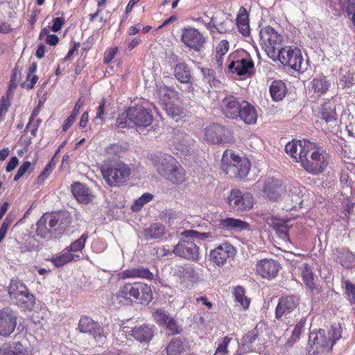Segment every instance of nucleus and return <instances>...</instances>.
<instances>
[{
	"label": "nucleus",
	"mask_w": 355,
	"mask_h": 355,
	"mask_svg": "<svg viewBox=\"0 0 355 355\" xmlns=\"http://www.w3.org/2000/svg\"><path fill=\"white\" fill-rule=\"evenodd\" d=\"M184 239H181L173 248V252L181 258L196 261L199 258V248L194 243V239L211 241L217 238L216 230L212 228L207 232H199L196 230L184 232Z\"/></svg>",
	"instance_id": "obj_1"
},
{
	"label": "nucleus",
	"mask_w": 355,
	"mask_h": 355,
	"mask_svg": "<svg viewBox=\"0 0 355 355\" xmlns=\"http://www.w3.org/2000/svg\"><path fill=\"white\" fill-rule=\"evenodd\" d=\"M302 157L301 166L308 173L316 175L322 173L327 167L331 159V155L322 147L315 143L308 144Z\"/></svg>",
	"instance_id": "obj_2"
},
{
	"label": "nucleus",
	"mask_w": 355,
	"mask_h": 355,
	"mask_svg": "<svg viewBox=\"0 0 355 355\" xmlns=\"http://www.w3.org/2000/svg\"><path fill=\"white\" fill-rule=\"evenodd\" d=\"M120 302L148 304L153 300L151 288L143 282L126 283L116 293Z\"/></svg>",
	"instance_id": "obj_3"
},
{
	"label": "nucleus",
	"mask_w": 355,
	"mask_h": 355,
	"mask_svg": "<svg viewBox=\"0 0 355 355\" xmlns=\"http://www.w3.org/2000/svg\"><path fill=\"white\" fill-rule=\"evenodd\" d=\"M222 169L231 178H243L250 169V162L245 157L236 155L231 150H225L222 159Z\"/></svg>",
	"instance_id": "obj_4"
},
{
	"label": "nucleus",
	"mask_w": 355,
	"mask_h": 355,
	"mask_svg": "<svg viewBox=\"0 0 355 355\" xmlns=\"http://www.w3.org/2000/svg\"><path fill=\"white\" fill-rule=\"evenodd\" d=\"M102 175L110 187H119L125 183L131 173V168L123 162H117L101 168Z\"/></svg>",
	"instance_id": "obj_5"
},
{
	"label": "nucleus",
	"mask_w": 355,
	"mask_h": 355,
	"mask_svg": "<svg viewBox=\"0 0 355 355\" xmlns=\"http://www.w3.org/2000/svg\"><path fill=\"white\" fill-rule=\"evenodd\" d=\"M340 336V327L331 326L327 332L324 329H320L316 333H311L309 342L313 343L318 352H329Z\"/></svg>",
	"instance_id": "obj_6"
},
{
	"label": "nucleus",
	"mask_w": 355,
	"mask_h": 355,
	"mask_svg": "<svg viewBox=\"0 0 355 355\" xmlns=\"http://www.w3.org/2000/svg\"><path fill=\"white\" fill-rule=\"evenodd\" d=\"M260 44L271 59L275 60L282 49V36L271 26H266L259 32Z\"/></svg>",
	"instance_id": "obj_7"
},
{
	"label": "nucleus",
	"mask_w": 355,
	"mask_h": 355,
	"mask_svg": "<svg viewBox=\"0 0 355 355\" xmlns=\"http://www.w3.org/2000/svg\"><path fill=\"white\" fill-rule=\"evenodd\" d=\"M128 116L129 123L136 126L138 132L150 126L153 121L150 112L144 107L138 105L128 109Z\"/></svg>",
	"instance_id": "obj_8"
},
{
	"label": "nucleus",
	"mask_w": 355,
	"mask_h": 355,
	"mask_svg": "<svg viewBox=\"0 0 355 355\" xmlns=\"http://www.w3.org/2000/svg\"><path fill=\"white\" fill-rule=\"evenodd\" d=\"M284 65L290 67L295 71L302 69L303 58L299 49L290 46L283 47L277 58Z\"/></svg>",
	"instance_id": "obj_9"
},
{
	"label": "nucleus",
	"mask_w": 355,
	"mask_h": 355,
	"mask_svg": "<svg viewBox=\"0 0 355 355\" xmlns=\"http://www.w3.org/2000/svg\"><path fill=\"white\" fill-rule=\"evenodd\" d=\"M155 331L156 327L153 324H143L131 329L127 326H122L119 334L127 336L129 334L139 342L148 343L153 338Z\"/></svg>",
	"instance_id": "obj_10"
},
{
	"label": "nucleus",
	"mask_w": 355,
	"mask_h": 355,
	"mask_svg": "<svg viewBox=\"0 0 355 355\" xmlns=\"http://www.w3.org/2000/svg\"><path fill=\"white\" fill-rule=\"evenodd\" d=\"M78 329L81 333L92 336L97 342H102L105 338L103 327L89 316L80 318Z\"/></svg>",
	"instance_id": "obj_11"
},
{
	"label": "nucleus",
	"mask_w": 355,
	"mask_h": 355,
	"mask_svg": "<svg viewBox=\"0 0 355 355\" xmlns=\"http://www.w3.org/2000/svg\"><path fill=\"white\" fill-rule=\"evenodd\" d=\"M71 223V220L68 212L62 211L49 215V226L52 229L54 238L63 234Z\"/></svg>",
	"instance_id": "obj_12"
},
{
	"label": "nucleus",
	"mask_w": 355,
	"mask_h": 355,
	"mask_svg": "<svg viewBox=\"0 0 355 355\" xmlns=\"http://www.w3.org/2000/svg\"><path fill=\"white\" fill-rule=\"evenodd\" d=\"M228 202L234 209L249 210L253 206V198L249 193H243L239 189H232L228 197Z\"/></svg>",
	"instance_id": "obj_13"
},
{
	"label": "nucleus",
	"mask_w": 355,
	"mask_h": 355,
	"mask_svg": "<svg viewBox=\"0 0 355 355\" xmlns=\"http://www.w3.org/2000/svg\"><path fill=\"white\" fill-rule=\"evenodd\" d=\"M17 324V314L11 309L0 310V336L8 337L14 332Z\"/></svg>",
	"instance_id": "obj_14"
},
{
	"label": "nucleus",
	"mask_w": 355,
	"mask_h": 355,
	"mask_svg": "<svg viewBox=\"0 0 355 355\" xmlns=\"http://www.w3.org/2000/svg\"><path fill=\"white\" fill-rule=\"evenodd\" d=\"M181 40L187 46L196 51H200L205 42L198 30L191 27L182 29Z\"/></svg>",
	"instance_id": "obj_15"
},
{
	"label": "nucleus",
	"mask_w": 355,
	"mask_h": 355,
	"mask_svg": "<svg viewBox=\"0 0 355 355\" xmlns=\"http://www.w3.org/2000/svg\"><path fill=\"white\" fill-rule=\"evenodd\" d=\"M299 299L295 296L282 297L279 300L275 309V318L278 320H283L288 318L298 306Z\"/></svg>",
	"instance_id": "obj_16"
},
{
	"label": "nucleus",
	"mask_w": 355,
	"mask_h": 355,
	"mask_svg": "<svg viewBox=\"0 0 355 355\" xmlns=\"http://www.w3.org/2000/svg\"><path fill=\"white\" fill-rule=\"evenodd\" d=\"M236 254V250L229 243H223L210 252L211 259L218 266H223L230 258Z\"/></svg>",
	"instance_id": "obj_17"
},
{
	"label": "nucleus",
	"mask_w": 355,
	"mask_h": 355,
	"mask_svg": "<svg viewBox=\"0 0 355 355\" xmlns=\"http://www.w3.org/2000/svg\"><path fill=\"white\" fill-rule=\"evenodd\" d=\"M264 195L270 200H278L285 193V187L281 182L273 178H268L263 187Z\"/></svg>",
	"instance_id": "obj_18"
},
{
	"label": "nucleus",
	"mask_w": 355,
	"mask_h": 355,
	"mask_svg": "<svg viewBox=\"0 0 355 355\" xmlns=\"http://www.w3.org/2000/svg\"><path fill=\"white\" fill-rule=\"evenodd\" d=\"M279 264L273 259H264L257 262L256 272L263 278H275L279 270Z\"/></svg>",
	"instance_id": "obj_19"
},
{
	"label": "nucleus",
	"mask_w": 355,
	"mask_h": 355,
	"mask_svg": "<svg viewBox=\"0 0 355 355\" xmlns=\"http://www.w3.org/2000/svg\"><path fill=\"white\" fill-rule=\"evenodd\" d=\"M151 160L157 171L163 176L168 174L172 166L176 162L172 156L161 153L152 155Z\"/></svg>",
	"instance_id": "obj_20"
},
{
	"label": "nucleus",
	"mask_w": 355,
	"mask_h": 355,
	"mask_svg": "<svg viewBox=\"0 0 355 355\" xmlns=\"http://www.w3.org/2000/svg\"><path fill=\"white\" fill-rule=\"evenodd\" d=\"M241 106V101L234 96L225 97L221 103V111L229 119H237Z\"/></svg>",
	"instance_id": "obj_21"
},
{
	"label": "nucleus",
	"mask_w": 355,
	"mask_h": 355,
	"mask_svg": "<svg viewBox=\"0 0 355 355\" xmlns=\"http://www.w3.org/2000/svg\"><path fill=\"white\" fill-rule=\"evenodd\" d=\"M227 130L218 124H211L205 129V139L212 144H221L227 140Z\"/></svg>",
	"instance_id": "obj_22"
},
{
	"label": "nucleus",
	"mask_w": 355,
	"mask_h": 355,
	"mask_svg": "<svg viewBox=\"0 0 355 355\" xmlns=\"http://www.w3.org/2000/svg\"><path fill=\"white\" fill-rule=\"evenodd\" d=\"M228 68L239 76L250 74L254 69V62L249 55H247L236 61H232Z\"/></svg>",
	"instance_id": "obj_23"
},
{
	"label": "nucleus",
	"mask_w": 355,
	"mask_h": 355,
	"mask_svg": "<svg viewBox=\"0 0 355 355\" xmlns=\"http://www.w3.org/2000/svg\"><path fill=\"white\" fill-rule=\"evenodd\" d=\"M291 219H282L274 216L267 218L268 225L272 227L278 234L279 238L284 241H290L288 236L289 226L288 223Z\"/></svg>",
	"instance_id": "obj_24"
},
{
	"label": "nucleus",
	"mask_w": 355,
	"mask_h": 355,
	"mask_svg": "<svg viewBox=\"0 0 355 355\" xmlns=\"http://www.w3.org/2000/svg\"><path fill=\"white\" fill-rule=\"evenodd\" d=\"M308 144H311V141L308 140L301 141H292L288 142L285 146L286 153L291 155L293 159L297 162H302L304 157H302V153L305 150L306 146H309Z\"/></svg>",
	"instance_id": "obj_25"
},
{
	"label": "nucleus",
	"mask_w": 355,
	"mask_h": 355,
	"mask_svg": "<svg viewBox=\"0 0 355 355\" xmlns=\"http://www.w3.org/2000/svg\"><path fill=\"white\" fill-rule=\"evenodd\" d=\"M218 227L226 231L240 232L248 230L250 225L245 221L234 218H225L218 220Z\"/></svg>",
	"instance_id": "obj_26"
},
{
	"label": "nucleus",
	"mask_w": 355,
	"mask_h": 355,
	"mask_svg": "<svg viewBox=\"0 0 355 355\" xmlns=\"http://www.w3.org/2000/svg\"><path fill=\"white\" fill-rule=\"evenodd\" d=\"M241 106L239 110V118L245 124L253 125L255 124L257 119V110L253 105L246 101H241Z\"/></svg>",
	"instance_id": "obj_27"
},
{
	"label": "nucleus",
	"mask_w": 355,
	"mask_h": 355,
	"mask_svg": "<svg viewBox=\"0 0 355 355\" xmlns=\"http://www.w3.org/2000/svg\"><path fill=\"white\" fill-rule=\"evenodd\" d=\"M71 191L75 198L81 203L87 204L92 198L89 189L83 184L78 182L71 184Z\"/></svg>",
	"instance_id": "obj_28"
},
{
	"label": "nucleus",
	"mask_w": 355,
	"mask_h": 355,
	"mask_svg": "<svg viewBox=\"0 0 355 355\" xmlns=\"http://www.w3.org/2000/svg\"><path fill=\"white\" fill-rule=\"evenodd\" d=\"M120 276L123 279L142 278L148 280H151L154 277V275L143 266L125 270L120 273Z\"/></svg>",
	"instance_id": "obj_29"
},
{
	"label": "nucleus",
	"mask_w": 355,
	"mask_h": 355,
	"mask_svg": "<svg viewBox=\"0 0 355 355\" xmlns=\"http://www.w3.org/2000/svg\"><path fill=\"white\" fill-rule=\"evenodd\" d=\"M236 21L239 33L244 37L248 36L250 33L249 15L245 7L239 8Z\"/></svg>",
	"instance_id": "obj_30"
},
{
	"label": "nucleus",
	"mask_w": 355,
	"mask_h": 355,
	"mask_svg": "<svg viewBox=\"0 0 355 355\" xmlns=\"http://www.w3.org/2000/svg\"><path fill=\"white\" fill-rule=\"evenodd\" d=\"M175 78L182 83H191L193 76L189 66L185 62L177 64L173 69Z\"/></svg>",
	"instance_id": "obj_31"
},
{
	"label": "nucleus",
	"mask_w": 355,
	"mask_h": 355,
	"mask_svg": "<svg viewBox=\"0 0 355 355\" xmlns=\"http://www.w3.org/2000/svg\"><path fill=\"white\" fill-rule=\"evenodd\" d=\"M49 215L44 214L37 222L36 234L38 236L51 240L54 238L52 229L49 226Z\"/></svg>",
	"instance_id": "obj_32"
},
{
	"label": "nucleus",
	"mask_w": 355,
	"mask_h": 355,
	"mask_svg": "<svg viewBox=\"0 0 355 355\" xmlns=\"http://www.w3.org/2000/svg\"><path fill=\"white\" fill-rule=\"evenodd\" d=\"M302 277L306 286L312 291L315 290L317 293L321 291V287L315 283L317 277L313 275V271L309 264L304 263L302 269Z\"/></svg>",
	"instance_id": "obj_33"
},
{
	"label": "nucleus",
	"mask_w": 355,
	"mask_h": 355,
	"mask_svg": "<svg viewBox=\"0 0 355 355\" xmlns=\"http://www.w3.org/2000/svg\"><path fill=\"white\" fill-rule=\"evenodd\" d=\"M165 177L173 184H182L186 180V171L179 164L175 162Z\"/></svg>",
	"instance_id": "obj_34"
},
{
	"label": "nucleus",
	"mask_w": 355,
	"mask_h": 355,
	"mask_svg": "<svg viewBox=\"0 0 355 355\" xmlns=\"http://www.w3.org/2000/svg\"><path fill=\"white\" fill-rule=\"evenodd\" d=\"M166 233V227L161 223L151 224L148 228L144 230V237L146 240L157 239L164 236Z\"/></svg>",
	"instance_id": "obj_35"
},
{
	"label": "nucleus",
	"mask_w": 355,
	"mask_h": 355,
	"mask_svg": "<svg viewBox=\"0 0 355 355\" xmlns=\"http://www.w3.org/2000/svg\"><path fill=\"white\" fill-rule=\"evenodd\" d=\"M270 93L273 101H279L285 97L287 87L282 80H274L270 86Z\"/></svg>",
	"instance_id": "obj_36"
},
{
	"label": "nucleus",
	"mask_w": 355,
	"mask_h": 355,
	"mask_svg": "<svg viewBox=\"0 0 355 355\" xmlns=\"http://www.w3.org/2000/svg\"><path fill=\"white\" fill-rule=\"evenodd\" d=\"M336 258L339 263L347 268H351L355 266V255L347 249L337 250Z\"/></svg>",
	"instance_id": "obj_37"
},
{
	"label": "nucleus",
	"mask_w": 355,
	"mask_h": 355,
	"mask_svg": "<svg viewBox=\"0 0 355 355\" xmlns=\"http://www.w3.org/2000/svg\"><path fill=\"white\" fill-rule=\"evenodd\" d=\"M13 302L24 310H31L35 304V296L27 289L23 294L15 299Z\"/></svg>",
	"instance_id": "obj_38"
},
{
	"label": "nucleus",
	"mask_w": 355,
	"mask_h": 355,
	"mask_svg": "<svg viewBox=\"0 0 355 355\" xmlns=\"http://www.w3.org/2000/svg\"><path fill=\"white\" fill-rule=\"evenodd\" d=\"M330 85L331 84L327 78L322 76L313 78L311 82V87L318 96L325 94L330 87Z\"/></svg>",
	"instance_id": "obj_39"
},
{
	"label": "nucleus",
	"mask_w": 355,
	"mask_h": 355,
	"mask_svg": "<svg viewBox=\"0 0 355 355\" xmlns=\"http://www.w3.org/2000/svg\"><path fill=\"white\" fill-rule=\"evenodd\" d=\"M73 258L74 255L65 249L60 254L53 256L51 259V261L55 265V267L59 268L71 262Z\"/></svg>",
	"instance_id": "obj_40"
},
{
	"label": "nucleus",
	"mask_w": 355,
	"mask_h": 355,
	"mask_svg": "<svg viewBox=\"0 0 355 355\" xmlns=\"http://www.w3.org/2000/svg\"><path fill=\"white\" fill-rule=\"evenodd\" d=\"M322 119L327 123L336 120V105L333 103H325L322 106Z\"/></svg>",
	"instance_id": "obj_41"
},
{
	"label": "nucleus",
	"mask_w": 355,
	"mask_h": 355,
	"mask_svg": "<svg viewBox=\"0 0 355 355\" xmlns=\"http://www.w3.org/2000/svg\"><path fill=\"white\" fill-rule=\"evenodd\" d=\"M28 288L22 282L17 280H12L8 287V293L12 301L23 294Z\"/></svg>",
	"instance_id": "obj_42"
},
{
	"label": "nucleus",
	"mask_w": 355,
	"mask_h": 355,
	"mask_svg": "<svg viewBox=\"0 0 355 355\" xmlns=\"http://www.w3.org/2000/svg\"><path fill=\"white\" fill-rule=\"evenodd\" d=\"M167 355H179L184 351V343L180 338H173L166 348Z\"/></svg>",
	"instance_id": "obj_43"
},
{
	"label": "nucleus",
	"mask_w": 355,
	"mask_h": 355,
	"mask_svg": "<svg viewBox=\"0 0 355 355\" xmlns=\"http://www.w3.org/2000/svg\"><path fill=\"white\" fill-rule=\"evenodd\" d=\"M85 100L83 99V98L81 97L78 99L71 115L67 118L62 127L63 131H66L68 128H69L71 126V125L75 121L77 116L78 115L79 111L80 108L83 106Z\"/></svg>",
	"instance_id": "obj_44"
},
{
	"label": "nucleus",
	"mask_w": 355,
	"mask_h": 355,
	"mask_svg": "<svg viewBox=\"0 0 355 355\" xmlns=\"http://www.w3.org/2000/svg\"><path fill=\"white\" fill-rule=\"evenodd\" d=\"M178 271L182 277L188 279L189 281H195L199 277L198 270L191 264H185L180 266Z\"/></svg>",
	"instance_id": "obj_45"
},
{
	"label": "nucleus",
	"mask_w": 355,
	"mask_h": 355,
	"mask_svg": "<svg viewBox=\"0 0 355 355\" xmlns=\"http://www.w3.org/2000/svg\"><path fill=\"white\" fill-rule=\"evenodd\" d=\"M164 109L165 110L167 114L176 121H178L182 117L184 116L183 110L173 104L166 103Z\"/></svg>",
	"instance_id": "obj_46"
},
{
	"label": "nucleus",
	"mask_w": 355,
	"mask_h": 355,
	"mask_svg": "<svg viewBox=\"0 0 355 355\" xmlns=\"http://www.w3.org/2000/svg\"><path fill=\"white\" fill-rule=\"evenodd\" d=\"M234 295L235 300L242 305L245 309L250 305V300L245 296V290L241 286H237L234 289Z\"/></svg>",
	"instance_id": "obj_47"
},
{
	"label": "nucleus",
	"mask_w": 355,
	"mask_h": 355,
	"mask_svg": "<svg viewBox=\"0 0 355 355\" xmlns=\"http://www.w3.org/2000/svg\"><path fill=\"white\" fill-rule=\"evenodd\" d=\"M153 198V196L150 193H144L137 200L135 201L132 205V209L134 211H139L144 205L150 202Z\"/></svg>",
	"instance_id": "obj_48"
},
{
	"label": "nucleus",
	"mask_w": 355,
	"mask_h": 355,
	"mask_svg": "<svg viewBox=\"0 0 355 355\" xmlns=\"http://www.w3.org/2000/svg\"><path fill=\"white\" fill-rule=\"evenodd\" d=\"M201 73L204 79L210 85L211 87H216L219 84V81L216 79L215 71L209 68H201Z\"/></svg>",
	"instance_id": "obj_49"
},
{
	"label": "nucleus",
	"mask_w": 355,
	"mask_h": 355,
	"mask_svg": "<svg viewBox=\"0 0 355 355\" xmlns=\"http://www.w3.org/2000/svg\"><path fill=\"white\" fill-rule=\"evenodd\" d=\"M164 326L165 327V329L166 330V333L168 336L178 334L181 332L182 330L178 324L176 320L173 317L167 320Z\"/></svg>",
	"instance_id": "obj_50"
},
{
	"label": "nucleus",
	"mask_w": 355,
	"mask_h": 355,
	"mask_svg": "<svg viewBox=\"0 0 355 355\" xmlns=\"http://www.w3.org/2000/svg\"><path fill=\"white\" fill-rule=\"evenodd\" d=\"M22 345L17 343L14 347L10 346H3L0 348V355H25L24 352L20 349Z\"/></svg>",
	"instance_id": "obj_51"
},
{
	"label": "nucleus",
	"mask_w": 355,
	"mask_h": 355,
	"mask_svg": "<svg viewBox=\"0 0 355 355\" xmlns=\"http://www.w3.org/2000/svg\"><path fill=\"white\" fill-rule=\"evenodd\" d=\"M153 318L157 323L161 326L164 325L171 316L164 309H159L153 313Z\"/></svg>",
	"instance_id": "obj_52"
},
{
	"label": "nucleus",
	"mask_w": 355,
	"mask_h": 355,
	"mask_svg": "<svg viewBox=\"0 0 355 355\" xmlns=\"http://www.w3.org/2000/svg\"><path fill=\"white\" fill-rule=\"evenodd\" d=\"M87 239V235L84 234L78 239L73 242L70 246L66 248L69 252H78L81 250L85 246V241Z\"/></svg>",
	"instance_id": "obj_53"
},
{
	"label": "nucleus",
	"mask_w": 355,
	"mask_h": 355,
	"mask_svg": "<svg viewBox=\"0 0 355 355\" xmlns=\"http://www.w3.org/2000/svg\"><path fill=\"white\" fill-rule=\"evenodd\" d=\"M306 319L305 318H302L300 322L296 324L295 327L294 328L292 335L291 336V339L293 341H296L297 339L299 338L301 332L304 328L305 324H306Z\"/></svg>",
	"instance_id": "obj_54"
},
{
	"label": "nucleus",
	"mask_w": 355,
	"mask_h": 355,
	"mask_svg": "<svg viewBox=\"0 0 355 355\" xmlns=\"http://www.w3.org/2000/svg\"><path fill=\"white\" fill-rule=\"evenodd\" d=\"M232 340L231 338L225 336L223 341L218 345L214 355H225L227 353V346L230 341Z\"/></svg>",
	"instance_id": "obj_55"
},
{
	"label": "nucleus",
	"mask_w": 355,
	"mask_h": 355,
	"mask_svg": "<svg viewBox=\"0 0 355 355\" xmlns=\"http://www.w3.org/2000/svg\"><path fill=\"white\" fill-rule=\"evenodd\" d=\"M116 125L119 128H125L131 127V123H129L128 116V110L118 116L116 121Z\"/></svg>",
	"instance_id": "obj_56"
},
{
	"label": "nucleus",
	"mask_w": 355,
	"mask_h": 355,
	"mask_svg": "<svg viewBox=\"0 0 355 355\" xmlns=\"http://www.w3.org/2000/svg\"><path fill=\"white\" fill-rule=\"evenodd\" d=\"M353 75L348 72L341 76L340 85L343 88L350 87L353 85Z\"/></svg>",
	"instance_id": "obj_57"
},
{
	"label": "nucleus",
	"mask_w": 355,
	"mask_h": 355,
	"mask_svg": "<svg viewBox=\"0 0 355 355\" xmlns=\"http://www.w3.org/2000/svg\"><path fill=\"white\" fill-rule=\"evenodd\" d=\"M258 329L257 327H255L252 330L249 331L244 337H243V344L244 345H250L252 344L258 336Z\"/></svg>",
	"instance_id": "obj_58"
},
{
	"label": "nucleus",
	"mask_w": 355,
	"mask_h": 355,
	"mask_svg": "<svg viewBox=\"0 0 355 355\" xmlns=\"http://www.w3.org/2000/svg\"><path fill=\"white\" fill-rule=\"evenodd\" d=\"M121 146L119 144H112L106 149V154L110 159H114L115 157H119Z\"/></svg>",
	"instance_id": "obj_59"
},
{
	"label": "nucleus",
	"mask_w": 355,
	"mask_h": 355,
	"mask_svg": "<svg viewBox=\"0 0 355 355\" xmlns=\"http://www.w3.org/2000/svg\"><path fill=\"white\" fill-rule=\"evenodd\" d=\"M29 161L24 162L18 168L17 174L14 177V181L17 182L26 172L28 168L31 166Z\"/></svg>",
	"instance_id": "obj_60"
},
{
	"label": "nucleus",
	"mask_w": 355,
	"mask_h": 355,
	"mask_svg": "<svg viewBox=\"0 0 355 355\" xmlns=\"http://www.w3.org/2000/svg\"><path fill=\"white\" fill-rule=\"evenodd\" d=\"M169 91H171V89L166 86L160 87L158 91L159 97L160 100L163 101L164 107L165 104L167 103L166 101L170 99Z\"/></svg>",
	"instance_id": "obj_61"
},
{
	"label": "nucleus",
	"mask_w": 355,
	"mask_h": 355,
	"mask_svg": "<svg viewBox=\"0 0 355 355\" xmlns=\"http://www.w3.org/2000/svg\"><path fill=\"white\" fill-rule=\"evenodd\" d=\"M345 288L349 300L355 302V286L349 282H346Z\"/></svg>",
	"instance_id": "obj_62"
},
{
	"label": "nucleus",
	"mask_w": 355,
	"mask_h": 355,
	"mask_svg": "<svg viewBox=\"0 0 355 355\" xmlns=\"http://www.w3.org/2000/svg\"><path fill=\"white\" fill-rule=\"evenodd\" d=\"M229 50V42L226 40H223L220 42L218 46L216 47V51L221 55H225Z\"/></svg>",
	"instance_id": "obj_63"
},
{
	"label": "nucleus",
	"mask_w": 355,
	"mask_h": 355,
	"mask_svg": "<svg viewBox=\"0 0 355 355\" xmlns=\"http://www.w3.org/2000/svg\"><path fill=\"white\" fill-rule=\"evenodd\" d=\"M65 22V19L63 17H55L53 19V24L51 27V30L53 32H58L60 31Z\"/></svg>",
	"instance_id": "obj_64"
}]
</instances>
